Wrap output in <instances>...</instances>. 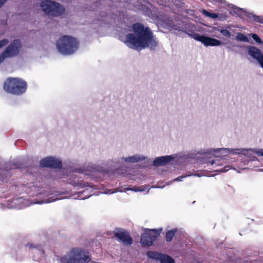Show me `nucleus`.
<instances>
[{"label": "nucleus", "mask_w": 263, "mask_h": 263, "mask_svg": "<svg viewBox=\"0 0 263 263\" xmlns=\"http://www.w3.org/2000/svg\"><path fill=\"white\" fill-rule=\"evenodd\" d=\"M10 254L16 261H22L33 254L34 260L43 259L50 263L53 252L46 243H37L22 240L19 244L14 246Z\"/></svg>", "instance_id": "obj_1"}, {"label": "nucleus", "mask_w": 263, "mask_h": 263, "mask_svg": "<svg viewBox=\"0 0 263 263\" xmlns=\"http://www.w3.org/2000/svg\"><path fill=\"white\" fill-rule=\"evenodd\" d=\"M133 33L126 35L125 43L130 47L144 49L147 47L155 49L158 42L149 28L142 23H136L132 25Z\"/></svg>", "instance_id": "obj_2"}, {"label": "nucleus", "mask_w": 263, "mask_h": 263, "mask_svg": "<svg viewBox=\"0 0 263 263\" xmlns=\"http://www.w3.org/2000/svg\"><path fill=\"white\" fill-rule=\"evenodd\" d=\"M55 256L57 263H89L91 260L90 253L79 247L72 248L65 254Z\"/></svg>", "instance_id": "obj_3"}, {"label": "nucleus", "mask_w": 263, "mask_h": 263, "mask_svg": "<svg viewBox=\"0 0 263 263\" xmlns=\"http://www.w3.org/2000/svg\"><path fill=\"white\" fill-rule=\"evenodd\" d=\"M27 84L24 80L18 78L9 77L3 84V89L7 93L20 96L25 93Z\"/></svg>", "instance_id": "obj_4"}, {"label": "nucleus", "mask_w": 263, "mask_h": 263, "mask_svg": "<svg viewBox=\"0 0 263 263\" xmlns=\"http://www.w3.org/2000/svg\"><path fill=\"white\" fill-rule=\"evenodd\" d=\"M79 42L77 39L69 35H63L57 41V48L63 55H70L79 48Z\"/></svg>", "instance_id": "obj_5"}, {"label": "nucleus", "mask_w": 263, "mask_h": 263, "mask_svg": "<svg viewBox=\"0 0 263 263\" xmlns=\"http://www.w3.org/2000/svg\"><path fill=\"white\" fill-rule=\"evenodd\" d=\"M42 11L49 16L58 17L65 12V9L58 3L50 0H43L40 3Z\"/></svg>", "instance_id": "obj_6"}, {"label": "nucleus", "mask_w": 263, "mask_h": 263, "mask_svg": "<svg viewBox=\"0 0 263 263\" xmlns=\"http://www.w3.org/2000/svg\"><path fill=\"white\" fill-rule=\"evenodd\" d=\"M163 229H145L144 232L141 235L140 243L143 247H149L153 245L154 241L160 236Z\"/></svg>", "instance_id": "obj_7"}, {"label": "nucleus", "mask_w": 263, "mask_h": 263, "mask_svg": "<svg viewBox=\"0 0 263 263\" xmlns=\"http://www.w3.org/2000/svg\"><path fill=\"white\" fill-rule=\"evenodd\" d=\"M22 48V45L20 40L15 39L11 42L6 49L0 54V64L6 58H11L17 56Z\"/></svg>", "instance_id": "obj_8"}, {"label": "nucleus", "mask_w": 263, "mask_h": 263, "mask_svg": "<svg viewBox=\"0 0 263 263\" xmlns=\"http://www.w3.org/2000/svg\"><path fill=\"white\" fill-rule=\"evenodd\" d=\"M65 194V192L59 190H50L49 192L47 191H43L39 193L37 195L40 196L43 194L44 195V197L46 198L40 200L35 199L34 203L41 204L63 199L65 198V196H63Z\"/></svg>", "instance_id": "obj_9"}, {"label": "nucleus", "mask_w": 263, "mask_h": 263, "mask_svg": "<svg viewBox=\"0 0 263 263\" xmlns=\"http://www.w3.org/2000/svg\"><path fill=\"white\" fill-rule=\"evenodd\" d=\"M24 167L23 163L18 161H12L5 164L4 168H0V180L3 182H7L11 177V170Z\"/></svg>", "instance_id": "obj_10"}, {"label": "nucleus", "mask_w": 263, "mask_h": 263, "mask_svg": "<svg viewBox=\"0 0 263 263\" xmlns=\"http://www.w3.org/2000/svg\"><path fill=\"white\" fill-rule=\"evenodd\" d=\"M40 165L42 167L61 169L62 162L60 159L53 156H47L40 161Z\"/></svg>", "instance_id": "obj_11"}, {"label": "nucleus", "mask_w": 263, "mask_h": 263, "mask_svg": "<svg viewBox=\"0 0 263 263\" xmlns=\"http://www.w3.org/2000/svg\"><path fill=\"white\" fill-rule=\"evenodd\" d=\"M189 35L196 41H199L205 46H217L221 44L220 41L214 38L200 35L197 33L189 34Z\"/></svg>", "instance_id": "obj_12"}, {"label": "nucleus", "mask_w": 263, "mask_h": 263, "mask_svg": "<svg viewBox=\"0 0 263 263\" xmlns=\"http://www.w3.org/2000/svg\"><path fill=\"white\" fill-rule=\"evenodd\" d=\"M246 148H210L206 150V153L209 154H214L215 157H218L215 154L221 153V154H230L232 155H242L245 151H246Z\"/></svg>", "instance_id": "obj_13"}, {"label": "nucleus", "mask_w": 263, "mask_h": 263, "mask_svg": "<svg viewBox=\"0 0 263 263\" xmlns=\"http://www.w3.org/2000/svg\"><path fill=\"white\" fill-rule=\"evenodd\" d=\"M146 256L149 258L159 261L160 263H175L174 259L172 257L156 251H148Z\"/></svg>", "instance_id": "obj_14"}, {"label": "nucleus", "mask_w": 263, "mask_h": 263, "mask_svg": "<svg viewBox=\"0 0 263 263\" xmlns=\"http://www.w3.org/2000/svg\"><path fill=\"white\" fill-rule=\"evenodd\" d=\"M115 237L126 245H131L133 242L132 237L127 231L122 228H116L113 231Z\"/></svg>", "instance_id": "obj_15"}, {"label": "nucleus", "mask_w": 263, "mask_h": 263, "mask_svg": "<svg viewBox=\"0 0 263 263\" xmlns=\"http://www.w3.org/2000/svg\"><path fill=\"white\" fill-rule=\"evenodd\" d=\"M146 157L139 154H135L132 156H129L128 157H121L116 158L114 160L115 164H117L118 165H120L121 161H125L127 163H136L140 161L144 160Z\"/></svg>", "instance_id": "obj_16"}, {"label": "nucleus", "mask_w": 263, "mask_h": 263, "mask_svg": "<svg viewBox=\"0 0 263 263\" xmlns=\"http://www.w3.org/2000/svg\"><path fill=\"white\" fill-rule=\"evenodd\" d=\"M75 179L76 178H74V179H68L69 183L73 186L74 187H78V189H83L85 187H89L91 189L93 190L98 189V186L97 185H95L92 183L84 182L82 180H79L78 179L76 180Z\"/></svg>", "instance_id": "obj_17"}, {"label": "nucleus", "mask_w": 263, "mask_h": 263, "mask_svg": "<svg viewBox=\"0 0 263 263\" xmlns=\"http://www.w3.org/2000/svg\"><path fill=\"white\" fill-rule=\"evenodd\" d=\"M174 159L173 155H165L156 158L153 162L154 166H161L167 164Z\"/></svg>", "instance_id": "obj_18"}, {"label": "nucleus", "mask_w": 263, "mask_h": 263, "mask_svg": "<svg viewBox=\"0 0 263 263\" xmlns=\"http://www.w3.org/2000/svg\"><path fill=\"white\" fill-rule=\"evenodd\" d=\"M247 149L246 151H245L243 153L242 155L248 157L249 159V160L251 161H254L257 160V158L253 155V154L250 153V152H251L258 156H262L263 157V149L262 148H246Z\"/></svg>", "instance_id": "obj_19"}, {"label": "nucleus", "mask_w": 263, "mask_h": 263, "mask_svg": "<svg viewBox=\"0 0 263 263\" xmlns=\"http://www.w3.org/2000/svg\"><path fill=\"white\" fill-rule=\"evenodd\" d=\"M26 206V201L23 197L12 198L10 208L22 209Z\"/></svg>", "instance_id": "obj_20"}, {"label": "nucleus", "mask_w": 263, "mask_h": 263, "mask_svg": "<svg viewBox=\"0 0 263 263\" xmlns=\"http://www.w3.org/2000/svg\"><path fill=\"white\" fill-rule=\"evenodd\" d=\"M249 54L256 59L259 63L260 62L261 59H263V55L261 51L254 46H250L248 49Z\"/></svg>", "instance_id": "obj_21"}, {"label": "nucleus", "mask_w": 263, "mask_h": 263, "mask_svg": "<svg viewBox=\"0 0 263 263\" xmlns=\"http://www.w3.org/2000/svg\"><path fill=\"white\" fill-rule=\"evenodd\" d=\"M201 13L205 16L212 18L213 19L218 18L219 20H224L227 18V15L225 14H217L211 13L205 9H202Z\"/></svg>", "instance_id": "obj_22"}, {"label": "nucleus", "mask_w": 263, "mask_h": 263, "mask_svg": "<svg viewBox=\"0 0 263 263\" xmlns=\"http://www.w3.org/2000/svg\"><path fill=\"white\" fill-rule=\"evenodd\" d=\"M178 232V229L177 228L172 229L171 230H168L165 233V240L166 242H171L175 234Z\"/></svg>", "instance_id": "obj_23"}, {"label": "nucleus", "mask_w": 263, "mask_h": 263, "mask_svg": "<svg viewBox=\"0 0 263 263\" xmlns=\"http://www.w3.org/2000/svg\"><path fill=\"white\" fill-rule=\"evenodd\" d=\"M92 194L89 193L88 189H86L78 193V198L80 200H85L91 197Z\"/></svg>", "instance_id": "obj_24"}, {"label": "nucleus", "mask_w": 263, "mask_h": 263, "mask_svg": "<svg viewBox=\"0 0 263 263\" xmlns=\"http://www.w3.org/2000/svg\"><path fill=\"white\" fill-rule=\"evenodd\" d=\"M236 39L238 41H242L245 42H249V39L248 37L244 35L243 33H238L236 36Z\"/></svg>", "instance_id": "obj_25"}, {"label": "nucleus", "mask_w": 263, "mask_h": 263, "mask_svg": "<svg viewBox=\"0 0 263 263\" xmlns=\"http://www.w3.org/2000/svg\"><path fill=\"white\" fill-rule=\"evenodd\" d=\"M252 36V39L258 44L262 43L261 39L258 36V35L255 33H251L250 34Z\"/></svg>", "instance_id": "obj_26"}, {"label": "nucleus", "mask_w": 263, "mask_h": 263, "mask_svg": "<svg viewBox=\"0 0 263 263\" xmlns=\"http://www.w3.org/2000/svg\"><path fill=\"white\" fill-rule=\"evenodd\" d=\"M217 30L219 31L223 36L230 37L231 36V33L230 32L227 30V29H218Z\"/></svg>", "instance_id": "obj_27"}, {"label": "nucleus", "mask_w": 263, "mask_h": 263, "mask_svg": "<svg viewBox=\"0 0 263 263\" xmlns=\"http://www.w3.org/2000/svg\"><path fill=\"white\" fill-rule=\"evenodd\" d=\"M253 21L256 22L263 23V18L259 16L253 15Z\"/></svg>", "instance_id": "obj_28"}, {"label": "nucleus", "mask_w": 263, "mask_h": 263, "mask_svg": "<svg viewBox=\"0 0 263 263\" xmlns=\"http://www.w3.org/2000/svg\"><path fill=\"white\" fill-rule=\"evenodd\" d=\"M9 43V41L7 39H3L0 41V48L7 45Z\"/></svg>", "instance_id": "obj_29"}, {"label": "nucleus", "mask_w": 263, "mask_h": 263, "mask_svg": "<svg viewBox=\"0 0 263 263\" xmlns=\"http://www.w3.org/2000/svg\"><path fill=\"white\" fill-rule=\"evenodd\" d=\"M208 163H209L211 164V165H213L214 164H215L216 165H220L219 161L218 160H210L209 162H208Z\"/></svg>", "instance_id": "obj_30"}, {"label": "nucleus", "mask_w": 263, "mask_h": 263, "mask_svg": "<svg viewBox=\"0 0 263 263\" xmlns=\"http://www.w3.org/2000/svg\"><path fill=\"white\" fill-rule=\"evenodd\" d=\"M117 192H122L121 191H119V190H107V191L104 192L103 194H114V193H117Z\"/></svg>", "instance_id": "obj_31"}, {"label": "nucleus", "mask_w": 263, "mask_h": 263, "mask_svg": "<svg viewBox=\"0 0 263 263\" xmlns=\"http://www.w3.org/2000/svg\"><path fill=\"white\" fill-rule=\"evenodd\" d=\"M230 169V166L229 165L228 166H226L224 167L221 168L219 170V172H222V173H225V172H227V171H228Z\"/></svg>", "instance_id": "obj_32"}, {"label": "nucleus", "mask_w": 263, "mask_h": 263, "mask_svg": "<svg viewBox=\"0 0 263 263\" xmlns=\"http://www.w3.org/2000/svg\"><path fill=\"white\" fill-rule=\"evenodd\" d=\"M230 169V166L229 165L228 166H226L224 167L221 168L219 170V172H222V173H225V172H227V171H228Z\"/></svg>", "instance_id": "obj_33"}, {"label": "nucleus", "mask_w": 263, "mask_h": 263, "mask_svg": "<svg viewBox=\"0 0 263 263\" xmlns=\"http://www.w3.org/2000/svg\"><path fill=\"white\" fill-rule=\"evenodd\" d=\"M185 176H180L174 179V181H182L183 179L185 178Z\"/></svg>", "instance_id": "obj_34"}, {"label": "nucleus", "mask_w": 263, "mask_h": 263, "mask_svg": "<svg viewBox=\"0 0 263 263\" xmlns=\"http://www.w3.org/2000/svg\"><path fill=\"white\" fill-rule=\"evenodd\" d=\"M252 263H263V257L262 258H257V259L253 260L251 261Z\"/></svg>", "instance_id": "obj_35"}, {"label": "nucleus", "mask_w": 263, "mask_h": 263, "mask_svg": "<svg viewBox=\"0 0 263 263\" xmlns=\"http://www.w3.org/2000/svg\"><path fill=\"white\" fill-rule=\"evenodd\" d=\"M126 190H127V191H134L135 192H143V190H139V189H138V187H134V188H132V189L127 188Z\"/></svg>", "instance_id": "obj_36"}, {"label": "nucleus", "mask_w": 263, "mask_h": 263, "mask_svg": "<svg viewBox=\"0 0 263 263\" xmlns=\"http://www.w3.org/2000/svg\"><path fill=\"white\" fill-rule=\"evenodd\" d=\"M75 172L79 173L84 174V170L82 169V168H77L75 170Z\"/></svg>", "instance_id": "obj_37"}, {"label": "nucleus", "mask_w": 263, "mask_h": 263, "mask_svg": "<svg viewBox=\"0 0 263 263\" xmlns=\"http://www.w3.org/2000/svg\"><path fill=\"white\" fill-rule=\"evenodd\" d=\"M95 170L96 171H98V172H103V167H101V166H97V167H95Z\"/></svg>", "instance_id": "obj_38"}, {"label": "nucleus", "mask_w": 263, "mask_h": 263, "mask_svg": "<svg viewBox=\"0 0 263 263\" xmlns=\"http://www.w3.org/2000/svg\"><path fill=\"white\" fill-rule=\"evenodd\" d=\"M7 0H0V8L6 2Z\"/></svg>", "instance_id": "obj_39"}, {"label": "nucleus", "mask_w": 263, "mask_h": 263, "mask_svg": "<svg viewBox=\"0 0 263 263\" xmlns=\"http://www.w3.org/2000/svg\"><path fill=\"white\" fill-rule=\"evenodd\" d=\"M138 189H139V190H143V191H145L146 190V189L143 187V186H140L138 187Z\"/></svg>", "instance_id": "obj_40"}, {"label": "nucleus", "mask_w": 263, "mask_h": 263, "mask_svg": "<svg viewBox=\"0 0 263 263\" xmlns=\"http://www.w3.org/2000/svg\"><path fill=\"white\" fill-rule=\"evenodd\" d=\"M152 187L153 188L158 189V188H163V186H160L155 185V186H153Z\"/></svg>", "instance_id": "obj_41"}, {"label": "nucleus", "mask_w": 263, "mask_h": 263, "mask_svg": "<svg viewBox=\"0 0 263 263\" xmlns=\"http://www.w3.org/2000/svg\"><path fill=\"white\" fill-rule=\"evenodd\" d=\"M212 2H214V3H220L221 2V0H211Z\"/></svg>", "instance_id": "obj_42"}, {"label": "nucleus", "mask_w": 263, "mask_h": 263, "mask_svg": "<svg viewBox=\"0 0 263 263\" xmlns=\"http://www.w3.org/2000/svg\"><path fill=\"white\" fill-rule=\"evenodd\" d=\"M194 176H198V177H200V175L199 174H195L194 175Z\"/></svg>", "instance_id": "obj_43"}]
</instances>
